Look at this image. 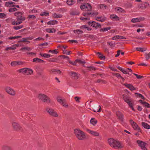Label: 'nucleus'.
<instances>
[{
	"mask_svg": "<svg viewBox=\"0 0 150 150\" xmlns=\"http://www.w3.org/2000/svg\"><path fill=\"white\" fill-rule=\"evenodd\" d=\"M87 68H88V70L89 71L95 70L96 69L94 67L92 66H87Z\"/></svg>",
	"mask_w": 150,
	"mask_h": 150,
	"instance_id": "a18cd8bd",
	"label": "nucleus"
},
{
	"mask_svg": "<svg viewBox=\"0 0 150 150\" xmlns=\"http://www.w3.org/2000/svg\"><path fill=\"white\" fill-rule=\"evenodd\" d=\"M46 111L52 117H57L58 116L57 113L52 108H47Z\"/></svg>",
	"mask_w": 150,
	"mask_h": 150,
	"instance_id": "39448f33",
	"label": "nucleus"
},
{
	"mask_svg": "<svg viewBox=\"0 0 150 150\" xmlns=\"http://www.w3.org/2000/svg\"><path fill=\"white\" fill-rule=\"evenodd\" d=\"M129 122L134 130L137 131L140 130V128L135 122H134L132 119L130 120Z\"/></svg>",
	"mask_w": 150,
	"mask_h": 150,
	"instance_id": "9d476101",
	"label": "nucleus"
},
{
	"mask_svg": "<svg viewBox=\"0 0 150 150\" xmlns=\"http://www.w3.org/2000/svg\"><path fill=\"white\" fill-rule=\"evenodd\" d=\"M52 16L54 18H60L62 17V16L61 14H57L54 13L52 14Z\"/></svg>",
	"mask_w": 150,
	"mask_h": 150,
	"instance_id": "bb28decb",
	"label": "nucleus"
},
{
	"mask_svg": "<svg viewBox=\"0 0 150 150\" xmlns=\"http://www.w3.org/2000/svg\"><path fill=\"white\" fill-rule=\"evenodd\" d=\"M96 19L98 21L102 22L104 21L105 20L106 18L105 17H98L96 18Z\"/></svg>",
	"mask_w": 150,
	"mask_h": 150,
	"instance_id": "4c0bfd02",
	"label": "nucleus"
},
{
	"mask_svg": "<svg viewBox=\"0 0 150 150\" xmlns=\"http://www.w3.org/2000/svg\"><path fill=\"white\" fill-rule=\"evenodd\" d=\"M88 24L90 26H92L93 27H95L96 28H100L101 26L100 23L94 21L92 22L89 21L88 22Z\"/></svg>",
	"mask_w": 150,
	"mask_h": 150,
	"instance_id": "9b49d317",
	"label": "nucleus"
},
{
	"mask_svg": "<svg viewBox=\"0 0 150 150\" xmlns=\"http://www.w3.org/2000/svg\"><path fill=\"white\" fill-rule=\"evenodd\" d=\"M63 53L64 54H66L67 55H69L70 54V51L67 52V50H63Z\"/></svg>",
	"mask_w": 150,
	"mask_h": 150,
	"instance_id": "e2e57ef3",
	"label": "nucleus"
},
{
	"mask_svg": "<svg viewBox=\"0 0 150 150\" xmlns=\"http://www.w3.org/2000/svg\"><path fill=\"white\" fill-rule=\"evenodd\" d=\"M125 6L126 8H131L132 7V3L127 2L125 4Z\"/></svg>",
	"mask_w": 150,
	"mask_h": 150,
	"instance_id": "2f4dec72",
	"label": "nucleus"
},
{
	"mask_svg": "<svg viewBox=\"0 0 150 150\" xmlns=\"http://www.w3.org/2000/svg\"><path fill=\"white\" fill-rule=\"evenodd\" d=\"M117 116L118 117L119 119L121 121L123 122V115L119 111H117L116 112Z\"/></svg>",
	"mask_w": 150,
	"mask_h": 150,
	"instance_id": "4468645a",
	"label": "nucleus"
},
{
	"mask_svg": "<svg viewBox=\"0 0 150 150\" xmlns=\"http://www.w3.org/2000/svg\"><path fill=\"white\" fill-rule=\"evenodd\" d=\"M40 15L41 16H49V13L46 12H44L40 13Z\"/></svg>",
	"mask_w": 150,
	"mask_h": 150,
	"instance_id": "37998d69",
	"label": "nucleus"
},
{
	"mask_svg": "<svg viewBox=\"0 0 150 150\" xmlns=\"http://www.w3.org/2000/svg\"><path fill=\"white\" fill-rule=\"evenodd\" d=\"M136 50L137 51L142 52L146 51V48L145 47H137L136 48Z\"/></svg>",
	"mask_w": 150,
	"mask_h": 150,
	"instance_id": "a878e982",
	"label": "nucleus"
},
{
	"mask_svg": "<svg viewBox=\"0 0 150 150\" xmlns=\"http://www.w3.org/2000/svg\"><path fill=\"white\" fill-rule=\"evenodd\" d=\"M87 131L90 134L93 136H99V133L96 131L91 130L89 129H87Z\"/></svg>",
	"mask_w": 150,
	"mask_h": 150,
	"instance_id": "dca6fc26",
	"label": "nucleus"
},
{
	"mask_svg": "<svg viewBox=\"0 0 150 150\" xmlns=\"http://www.w3.org/2000/svg\"><path fill=\"white\" fill-rule=\"evenodd\" d=\"M74 134L76 138L79 140H83L86 138L85 133L79 129H74Z\"/></svg>",
	"mask_w": 150,
	"mask_h": 150,
	"instance_id": "f03ea898",
	"label": "nucleus"
},
{
	"mask_svg": "<svg viewBox=\"0 0 150 150\" xmlns=\"http://www.w3.org/2000/svg\"><path fill=\"white\" fill-rule=\"evenodd\" d=\"M22 23V22H20V21L17 22V21H14L12 22V24L13 25H19V24H20Z\"/></svg>",
	"mask_w": 150,
	"mask_h": 150,
	"instance_id": "c03bdc74",
	"label": "nucleus"
},
{
	"mask_svg": "<svg viewBox=\"0 0 150 150\" xmlns=\"http://www.w3.org/2000/svg\"><path fill=\"white\" fill-rule=\"evenodd\" d=\"M6 16V15L3 13H0V18H3Z\"/></svg>",
	"mask_w": 150,
	"mask_h": 150,
	"instance_id": "bf43d9fd",
	"label": "nucleus"
},
{
	"mask_svg": "<svg viewBox=\"0 0 150 150\" xmlns=\"http://www.w3.org/2000/svg\"><path fill=\"white\" fill-rule=\"evenodd\" d=\"M114 75L117 78H120L121 79H123V78L121 76V75L118 73H115L112 74Z\"/></svg>",
	"mask_w": 150,
	"mask_h": 150,
	"instance_id": "8fccbe9b",
	"label": "nucleus"
},
{
	"mask_svg": "<svg viewBox=\"0 0 150 150\" xmlns=\"http://www.w3.org/2000/svg\"><path fill=\"white\" fill-rule=\"evenodd\" d=\"M137 142L142 150H147L146 148L145 147L146 144L145 143L140 140H137Z\"/></svg>",
	"mask_w": 150,
	"mask_h": 150,
	"instance_id": "f8f14e48",
	"label": "nucleus"
},
{
	"mask_svg": "<svg viewBox=\"0 0 150 150\" xmlns=\"http://www.w3.org/2000/svg\"><path fill=\"white\" fill-rule=\"evenodd\" d=\"M96 54L98 55V57L101 59L104 60L105 59V57L100 52H98L96 53Z\"/></svg>",
	"mask_w": 150,
	"mask_h": 150,
	"instance_id": "b1692460",
	"label": "nucleus"
},
{
	"mask_svg": "<svg viewBox=\"0 0 150 150\" xmlns=\"http://www.w3.org/2000/svg\"><path fill=\"white\" fill-rule=\"evenodd\" d=\"M74 98L76 101L77 102H79L80 101L79 100L81 98L79 97L76 96Z\"/></svg>",
	"mask_w": 150,
	"mask_h": 150,
	"instance_id": "338daca9",
	"label": "nucleus"
},
{
	"mask_svg": "<svg viewBox=\"0 0 150 150\" xmlns=\"http://www.w3.org/2000/svg\"><path fill=\"white\" fill-rule=\"evenodd\" d=\"M132 72V70L129 68H127L124 70L123 73L125 74H128L131 75Z\"/></svg>",
	"mask_w": 150,
	"mask_h": 150,
	"instance_id": "6ab92c4d",
	"label": "nucleus"
},
{
	"mask_svg": "<svg viewBox=\"0 0 150 150\" xmlns=\"http://www.w3.org/2000/svg\"><path fill=\"white\" fill-rule=\"evenodd\" d=\"M68 74L71 78L74 79H77L79 77L78 74L74 72L70 71L69 72Z\"/></svg>",
	"mask_w": 150,
	"mask_h": 150,
	"instance_id": "ddd939ff",
	"label": "nucleus"
},
{
	"mask_svg": "<svg viewBox=\"0 0 150 150\" xmlns=\"http://www.w3.org/2000/svg\"><path fill=\"white\" fill-rule=\"evenodd\" d=\"M99 7L101 9H106L107 6L104 4H100L98 5Z\"/></svg>",
	"mask_w": 150,
	"mask_h": 150,
	"instance_id": "a19ab883",
	"label": "nucleus"
},
{
	"mask_svg": "<svg viewBox=\"0 0 150 150\" xmlns=\"http://www.w3.org/2000/svg\"><path fill=\"white\" fill-rule=\"evenodd\" d=\"M74 32L75 33H78V32L79 33H83V32L80 30L78 29L76 30H74Z\"/></svg>",
	"mask_w": 150,
	"mask_h": 150,
	"instance_id": "052dcab7",
	"label": "nucleus"
},
{
	"mask_svg": "<svg viewBox=\"0 0 150 150\" xmlns=\"http://www.w3.org/2000/svg\"><path fill=\"white\" fill-rule=\"evenodd\" d=\"M48 45V43L47 42H45L43 43L39 44L38 45L40 46H42L43 47L47 46Z\"/></svg>",
	"mask_w": 150,
	"mask_h": 150,
	"instance_id": "4d7b16f0",
	"label": "nucleus"
},
{
	"mask_svg": "<svg viewBox=\"0 0 150 150\" xmlns=\"http://www.w3.org/2000/svg\"><path fill=\"white\" fill-rule=\"evenodd\" d=\"M127 104L129 105V106L132 109V110L134 111V109L133 107V104L132 103V101L131 100L130 102L127 103Z\"/></svg>",
	"mask_w": 150,
	"mask_h": 150,
	"instance_id": "79ce46f5",
	"label": "nucleus"
},
{
	"mask_svg": "<svg viewBox=\"0 0 150 150\" xmlns=\"http://www.w3.org/2000/svg\"><path fill=\"white\" fill-rule=\"evenodd\" d=\"M138 7L142 10H144L146 8L149 7V4L146 2L142 3L139 4H137Z\"/></svg>",
	"mask_w": 150,
	"mask_h": 150,
	"instance_id": "6e6552de",
	"label": "nucleus"
},
{
	"mask_svg": "<svg viewBox=\"0 0 150 150\" xmlns=\"http://www.w3.org/2000/svg\"><path fill=\"white\" fill-rule=\"evenodd\" d=\"M21 37V36H15V37H11L8 38V39L9 40L15 39H16L18 38Z\"/></svg>",
	"mask_w": 150,
	"mask_h": 150,
	"instance_id": "13d9d810",
	"label": "nucleus"
},
{
	"mask_svg": "<svg viewBox=\"0 0 150 150\" xmlns=\"http://www.w3.org/2000/svg\"><path fill=\"white\" fill-rule=\"evenodd\" d=\"M27 68H25L20 69L18 70V71L19 73H22L23 74H25L27 73Z\"/></svg>",
	"mask_w": 150,
	"mask_h": 150,
	"instance_id": "5701e85b",
	"label": "nucleus"
},
{
	"mask_svg": "<svg viewBox=\"0 0 150 150\" xmlns=\"http://www.w3.org/2000/svg\"><path fill=\"white\" fill-rule=\"evenodd\" d=\"M75 2L74 0H67V3L69 5H72L74 4Z\"/></svg>",
	"mask_w": 150,
	"mask_h": 150,
	"instance_id": "f704fd0d",
	"label": "nucleus"
},
{
	"mask_svg": "<svg viewBox=\"0 0 150 150\" xmlns=\"http://www.w3.org/2000/svg\"><path fill=\"white\" fill-rule=\"evenodd\" d=\"M142 125L145 128L147 129H150V125L148 124L143 122H142Z\"/></svg>",
	"mask_w": 150,
	"mask_h": 150,
	"instance_id": "7c9ffc66",
	"label": "nucleus"
},
{
	"mask_svg": "<svg viewBox=\"0 0 150 150\" xmlns=\"http://www.w3.org/2000/svg\"><path fill=\"white\" fill-rule=\"evenodd\" d=\"M124 85L131 91H133L136 89V88L131 84L125 83L124 84Z\"/></svg>",
	"mask_w": 150,
	"mask_h": 150,
	"instance_id": "a211bd4d",
	"label": "nucleus"
},
{
	"mask_svg": "<svg viewBox=\"0 0 150 150\" xmlns=\"http://www.w3.org/2000/svg\"><path fill=\"white\" fill-rule=\"evenodd\" d=\"M108 141L110 146L115 149L121 148L122 147L121 143L113 139H109Z\"/></svg>",
	"mask_w": 150,
	"mask_h": 150,
	"instance_id": "f257e3e1",
	"label": "nucleus"
},
{
	"mask_svg": "<svg viewBox=\"0 0 150 150\" xmlns=\"http://www.w3.org/2000/svg\"><path fill=\"white\" fill-rule=\"evenodd\" d=\"M145 58L146 59H148L150 58V52L147 54L146 53L145 54Z\"/></svg>",
	"mask_w": 150,
	"mask_h": 150,
	"instance_id": "0e129e2a",
	"label": "nucleus"
},
{
	"mask_svg": "<svg viewBox=\"0 0 150 150\" xmlns=\"http://www.w3.org/2000/svg\"><path fill=\"white\" fill-rule=\"evenodd\" d=\"M14 15L16 17V19L18 22H22L25 20V18L24 16L22 13L20 12H18L15 13Z\"/></svg>",
	"mask_w": 150,
	"mask_h": 150,
	"instance_id": "7ed1b4c3",
	"label": "nucleus"
},
{
	"mask_svg": "<svg viewBox=\"0 0 150 150\" xmlns=\"http://www.w3.org/2000/svg\"><path fill=\"white\" fill-rule=\"evenodd\" d=\"M58 22L56 20H51L48 21L47 24L48 25H54L55 24H57Z\"/></svg>",
	"mask_w": 150,
	"mask_h": 150,
	"instance_id": "393cba45",
	"label": "nucleus"
},
{
	"mask_svg": "<svg viewBox=\"0 0 150 150\" xmlns=\"http://www.w3.org/2000/svg\"><path fill=\"white\" fill-rule=\"evenodd\" d=\"M40 54L42 57H46V58H49L50 57L52 56L50 54L44 53V54H42V53H40Z\"/></svg>",
	"mask_w": 150,
	"mask_h": 150,
	"instance_id": "e433bc0d",
	"label": "nucleus"
},
{
	"mask_svg": "<svg viewBox=\"0 0 150 150\" xmlns=\"http://www.w3.org/2000/svg\"><path fill=\"white\" fill-rule=\"evenodd\" d=\"M38 98L44 102L47 103H49L50 102V98L43 94H39L38 95Z\"/></svg>",
	"mask_w": 150,
	"mask_h": 150,
	"instance_id": "0eeeda50",
	"label": "nucleus"
},
{
	"mask_svg": "<svg viewBox=\"0 0 150 150\" xmlns=\"http://www.w3.org/2000/svg\"><path fill=\"white\" fill-rule=\"evenodd\" d=\"M115 10L117 11H119L121 12H122L123 11V9L122 8L120 7H118L116 8Z\"/></svg>",
	"mask_w": 150,
	"mask_h": 150,
	"instance_id": "774afa93",
	"label": "nucleus"
},
{
	"mask_svg": "<svg viewBox=\"0 0 150 150\" xmlns=\"http://www.w3.org/2000/svg\"><path fill=\"white\" fill-rule=\"evenodd\" d=\"M38 76H39L43 78L44 76L43 72V70L41 71H39L38 72Z\"/></svg>",
	"mask_w": 150,
	"mask_h": 150,
	"instance_id": "603ef678",
	"label": "nucleus"
},
{
	"mask_svg": "<svg viewBox=\"0 0 150 150\" xmlns=\"http://www.w3.org/2000/svg\"><path fill=\"white\" fill-rule=\"evenodd\" d=\"M107 43L108 44L111 48L114 46V45L112 42H107Z\"/></svg>",
	"mask_w": 150,
	"mask_h": 150,
	"instance_id": "69168bd1",
	"label": "nucleus"
},
{
	"mask_svg": "<svg viewBox=\"0 0 150 150\" xmlns=\"http://www.w3.org/2000/svg\"><path fill=\"white\" fill-rule=\"evenodd\" d=\"M23 25H20L18 26H14L13 28L16 30H18L22 28Z\"/></svg>",
	"mask_w": 150,
	"mask_h": 150,
	"instance_id": "de8ad7c7",
	"label": "nucleus"
},
{
	"mask_svg": "<svg viewBox=\"0 0 150 150\" xmlns=\"http://www.w3.org/2000/svg\"><path fill=\"white\" fill-rule=\"evenodd\" d=\"M21 50H26L28 51H30L31 49L30 47H22L21 49Z\"/></svg>",
	"mask_w": 150,
	"mask_h": 150,
	"instance_id": "5fc2aeb1",
	"label": "nucleus"
},
{
	"mask_svg": "<svg viewBox=\"0 0 150 150\" xmlns=\"http://www.w3.org/2000/svg\"><path fill=\"white\" fill-rule=\"evenodd\" d=\"M57 101L61 105L62 104V103L64 102L65 101V100L62 98L61 97H59L57 98Z\"/></svg>",
	"mask_w": 150,
	"mask_h": 150,
	"instance_id": "473e14b6",
	"label": "nucleus"
},
{
	"mask_svg": "<svg viewBox=\"0 0 150 150\" xmlns=\"http://www.w3.org/2000/svg\"><path fill=\"white\" fill-rule=\"evenodd\" d=\"M2 149V150H13L11 147L6 145L3 146Z\"/></svg>",
	"mask_w": 150,
	"mask_h": 150,
	"instance_id": "aec40b11",
	"label": "nucleus"
},
{
	"mask_svg": "<svg viewBox=\"0 0 150 150\" xmlns=\"http://www.w3.org/2000/svg\"><path fill=\"white\" fill-rule=\"evenodd\" d=\"M90 122L91 124L94 126L97 123V121L94 118H92L90 121Z\"/></svg>",
	"mask_w": 150,
	"mask_h": 150,
	"instance_id": "c9c22d12",
	"label": "nucleus"
},
{
	"mask_svg": "<svg viewBox=\"0 0 150 150\" xmlns=\"http://www.w3.org/2000/svg\"><path fill=\"white\" fill-rule=\"evenodd\" d=\"M51 72L55 74H60L61 71L59 70L54 69L51 71Z\"/></svg>",
	"mask_w": 150,
	"mask_h": 150,
	"instance_id": "58836bf2",
	"label": "nucleus"
},
{
	"mask_svg": "<svg viewBox=\"0 0 150 150\" xmlns=\"http://www.w3.org/2000/svg\"><path fill=\"white\" fill-rule=\"evenodd\" d=\"M144 17L133 18L132 19L131 22L133 23L139 22L141 21L144 20Z\"/></svg>",
	"mask_w": 150,
	"mask_h": 150,
	"instance_id": "2eb2a0df",
	"label": "nucleus"
},
{
	"mask_svg": "<svg viewBox=\"0 0 150 150\" xmlns=\"http://www.w3.org/2000/svg\"><path fill=\"white\" fill-rule=\"evenodd\" d=\"M135 94L137 95V97L139 98H141L142 99H144V97L141 94L139 93H135Z\"/></svg>",
	"mask_w": 150,
	"mask_h": 150,
	"instance_id": "680f3d73",
	"label": "nucleus"
},
{
	"mask_svg": "<svg viewBox=\"0 0 150 150\" xmlns=\"http://www.w3.org/2000/svg\"><path fill=\"white\" fill-rule=\"evenodd\" d=\"M16 49V47H7L6 49L5 50L7 51L8 50H14Z\"/></svg>",
	"mask_w": 150,
	"mask_h": 150,
	"instance_id": "09e8293b",
	"label": "nucleus"
},
{
	"mask_svg": "<svg viewBox=\"0 0 150 150\" xmlns=\"http://www.w3.org/2000/svg\"><path fill=\"white\" fill-rule=\"evenodd\" d=\"M98 14V13L97 12H94L93 13H83V15L84 16H88L90 15H91V16H94V15L96 16Z\"/></svg>",
	"mask_w": 150,
	"mask_h": 150,
	"instance_id": "f3484780",
	"label": "nucleus"
},
{
	"mask_svg": "<svg viewBox=\"0 0 150 150\" xmlns=\"http://www.w3.org/2000/svg\"><path fill=\"white\" fill-rule=\"evenodd\" d=\"M49 52H51L52 54H57L58 53V52L55 50H50L48 51Z\"/></svg>",
	"mask_w": 150,
	"mask_h": 150,
	"instance_id": "6e6d98bb",
	"label": "nucleus"
},
{
	"mask_svg": "<svg viewBox=\"0 0 150 150\" xmlns=\"http://www.w3.org/2000/svg\"><path fill=\"white\" fill-rule=\"evenodd\" d=\"M46 31L48 33H55L56 31L53 28L52 29L47 28L46 29Z\"/></svg>",
	"mask_w": 150,
	"mask_h": 150,
	"instance_id": "c85d7f7f",
	"label": "nucleus"
},
{
	"mask_svg": "<svg viewBox=\"0 0 150 150\" xmlns=\"http://www.w3.org/2000/svg\"><path fill=\"white\" fill-rule=\"evenodd\" d=\"M27 75H31L33 74V71L32 69L28 68V69H27Z\"/></svg>",
	"mask_w": 150,
	"mask_h": 150,
	"instance_id": "ea45409f",
	"label": "nucleus"
},
{
	"mask_svg": "<svg viewBox=\"0 0 150 150\" xmlns=\"http://www.w3.org/2000/svg\"><path fill=\"white\" fill-rule=\"evenodd\" d=\"M111 29V27H108L105 28H100V31L101 32H104L108 31Z\"/></svg>",
	"mask_w": 150,
	"mask_h": 150,
	"instance_id": "c756f323",
	"label": "nucleus"
},
{
	"mask_svg": "<svg viewBox=\"0 0 150 150\" xmlns=\"http://www.w3.org/2000/svg\"><path fill=\"white\" fill-rule=\"evenodd\" d=\"M5 6L7 7H13V6H12V5L11 4L9 1L6 2L5 3Z\"/></svg>",
	"mask_w": 150,
	"mask_h": 150,
	"instance_id": "864d4df0",
	"label": "nucleus"
},
{
	"mask_svg": "<svg viewBox=\"0 0 150 150\" xmlns=\"http://www.w3.org/2000/svg\"><path fill=\"white\" fill-rule=\"evenodd\" d=\"M123 98L125 102L127 103L130 102L131 100L130 98L128 97L123 96Z\"/></svg>",
	"mask_w": 150,
	"mask_h": 150,
	"instance_id": "72a5a7b5",
	"label": "nucleus"
},
{
	"mask_svg": "<svg viewBox=\"0 0 150 150\" xmlns=\"http://www.w3.org/2000/svg\"><path fill=\"white\" fill-rule=\"evenodd\" d=\"M80 8L82 10L84 11H89L91 10L92 6L88 3H85L81 5Z\"/></svg>",
	"mask_w": 150,
	"mask_h": 150,
	"instance_id": "423d86ee",
	"label": "nucleus"
},
{
	"mask_svg": "<svg viewBox=\"0 0 150 150\" xmlns=\"http://www.w3.org/2000/svg\"><path fill=\"white\" fill-rule=\"evenodd\" d=\"M110 18L112 19H115L116 21H118L119 20V18L115 15H112L110 16Z\"/></svg>",
	"mask_w": 150,
	"mask_h": 150,
	"instance_id": "cd10ccee",
	"label": "nucleus"
},
{
	"mask_svg": "<svg viewBox=\"0 0 150 150\" xmlns=\"http://www.w3.org/2000/svg\"><path fill=\"white\" fill-rule=\"evenodd\" d=\"M139 101L140 103L144 106L147 108H150V105L145 102L143 101L142 100H140Z\"/></svg>",
	"mask_w": 150,
	"mask_h": 150,
	"instance_id": "4be33fe9",
	"label": "nucleus"
},
{
	"mask_svg": "<svg viewBox=\"0 0 150 150\" xmlns=\"http://www.w3.org/2000/svg\"><path fill=\"white\" fill-rule=\"evenodd\" d=\"M125 38H124V37L118 35L114 36V37L112 38V39L113 40H116L117 39H124Z\"/></svg>",
	"mask_w": 150,
	"mask_h": 150,
	"instance_id": "412c9836",
	"label": "nucleus"
},
{
	"mask_svg": "<svg viewBox=\"0 0 150 150\" xmlns=\"http://www.w3.org/2000/svg\"><path fill=\"white\" fill-rule=\"evenodd\" d=\"M5 89L6 92L11 96H14L16 94V91L9 86H7L6 87Z\"/></svg>",
	"mask_w": 150,
	"mask_h": 150,
	"instance_id": "20e7f679",
	"label": "nucleus"
},
{
	"mask_svg": "<svg viewBox=\"0 0 150 150\" xmlns=\"http://www.w3.org/2000/svg\"><path fill=\"white\" fill-rule=\"evenodd\" d=\"M77 60L76 59L74 62H73L69 60V62L70 64L72 65H76L77 63Z\"/></svg>",
	"mask_w": 150,
	"mask_h": 150,
	"instance_id": "49530a36",
	"label": "nucleus"
},
{
	"mask_svg": "<svg viewBox=\"0 0 150 150\" xmlns=\"http://www.w3.org/2000/svg\"><path fill=\"white\" fill-rule=\"evenodd\" d=\"M11 65L13 67H15L17 66V61L12 62L11 63Z\"/></svg>",
	"mask_w": 150,
	"mask_h": 150,
	"instance_id": "3c124183",
	"label": "nucleus"
},
{
	"mask_svg": "<svg viewBox=\"0 0 150 150\" xmlns=\"http://www.w3.org/2000/svg\"><path fill=\"white\" fill-rule=\"evenodd\" d=\"M12 125L14 130L17 131H22L21 127L17 123L13 122L12 123Z\"/></svg>",
	"mask_w": 150,
	"mask_h": 150,
	"instance_id": "1a4fd4ad",
	"label": "nucleus"
}]
</instances>
